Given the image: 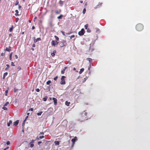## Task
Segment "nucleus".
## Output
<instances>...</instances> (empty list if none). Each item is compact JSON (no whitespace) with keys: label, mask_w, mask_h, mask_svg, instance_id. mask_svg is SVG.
I'll return each instance as SVG.
<instances>
[{"label":"nucleus","mask_w":150,"mask_h":150,"mask_svg":"<svg viewBox=\"0 0 150 150\" xmlns=\"http://www.w3.org/2000/svg\"><path fill=\"white\" fill-rule=\"evenodd\" d=\"M18 3H19V2H18V1H16V2L15 3V5L16 6L17 5H18Z\"/></svg>","instance_id":"obj_39"},{"label":"nucleus","mask_w":150,"mask_h":150,"mask_svg":"<svg viewBox=\"0 0 150 150\" xmlns=\"http://www.w3.org/2000/svg\"><path fill=\"white\" fill-rule=\"evenodd\" d=\"M42 111H41L40 112L38 113H37V115H38V116H40V115H41L42 113Z\"/></svg>","instance_id":"obj_29"},{"label":"nucleus","mask_w":150,"mask_h":150,"mask_svg":"<svg viewBox=\"0 0 150 150\" xmlns=\"http://www.w3.org/2000/svg\"><path fill=\"white\" fill-rule=\"evenodd\" d=\"M87 113L84 111L81 114L80 118V121L81 122H83L87 120Z\"/></svg>","instance_id":"obj_1"},{"label":"nucleus","mask_w":150,"mask_h":150,"mask_svg":"<svg viewBox=\"0 0 150 150\" xmlns=\"http://www.w3.org/2000/svg\"><path fill=\"white\" fill-rule=\"evenodd\" d=\"M34 140L32 139L30 142V147L32 148L33 147L34 145L33 144V143L34 142Z\"/></svg>","instance_id":"obj_11"},{"label":"nucleus","mask_w":150,"mask_h":150,"mask_svg":"<svg viewBox=\"0 0 150 150\" xmlns=\"http://www.w3.org/2000/svg\"><path fill=\"white\" fill-rule=\"evenodd\" d=\"M8 69V67H6V68H5V70H7Z\"/></svg>","instance_id":"obj_58"},{"label":"nucleus","mask_w":150,"mask_h":150,"mask_svg":"<svg viewBox=\"0 0 150 150\" xmlns=\"http://www.w3.org/2000/svg\"><path fill=\"white\" fill-rule=\"evenodd\" d=\"M29 113H27V116H28V115H29Z\"/></svg>","instance_id":"obj_61"},{"label":"nucleus","mask_w":150,"mask_h":150,"mask_svg":"<svg viewBox=\"0 0 150 150\" xmlns=\"http://www.w3.org/2000/svg\"><path fill=\"white\" fill-rule=\"evenodd\" d=\"M51 82L50 80H48L47 82L46 83L47 85H49Z\"/></svg>","instance_id":"obj_28"},{"label":"nucleus","mask_w":150,"mask_h":150,"mask_svg":"<svg viewBox=\"0 0 150 150\" xmlns=\"http://www.w3.org/2000/svg\"><path fill=\"white\" fill-rule=\"evenodd\" d=\"M85 33L84 29L82 28L81 30L78 33L79 35L80 36H82L84 35Z\"/></svg>","instance_id":"obj_7"},{"label":"nucleus","mask_w":150,"mask_h":150,"mask_svg":"<svg viewBox=\"0 0 150 150\" xmlns=\"http://www.w3.org/2000/svg\"><path fill=\"white\" fill-rule=\"evenodd\" d=\"M88 26V24H86L85 25H84V27H85V29H87Z\"/></svg>","instance_id":"obj_31"},{"label":"nucleus","mask_w":150,"mask_h":150,"mask_svg":"<svg viewBox=\"0 0 150 150\" xmlns=\"http://www.w3.org/2000/svg\"><path fill=\"white\" fill-rule=\"evenodd\" d=\"M1 55L2 56H3V53H1Z\"/></svg>","instance_id":"obj_59"},{"label":"nucleus","mask_w":150,"mask_h":150,"mask_svg":"<svg viewBox=\"0 0 150 150\" xmlns=\"http://www.w3.org/2000/svg\"><path fill=\"white\" fill-rule=\"evenodd\" d=\"M29 22L30 23L31 22V21H30V20H29Z\"/></svg>","instance_id":"obj_64"},{"label":"nucleus","mask_w":150,"mask_h":150,"mask_svg":"<svg viewBox=\"0 0 150 150\" xmlns=\"http://www.w3.org/2000/svg\"><path fill=\"white\" fill-rule=\"evenodd\" d=\"M33 47H35V44H33Z\"/></svg>","instance_id":"obj_60"},{"label":"nucleus","mask_w":150,"mask_h":150,"mask_svg":"<svg viewBox=\"0 0 150 150\" xmlns=\"http://www.w3.org/2000/svg\"><path fill=\"white\" fill-rule=\"evenodd\" d=\"M80 2L81 3H83V1H80Z\"/></svg>","instance_id":"obj_56"},{"label":"nucleus","mask_w":150,"mask_h":150,"mask_svg":"<svg viewBox=\"0 0 150 150\" xmlns=\"http://www.w3.org/2000/svg\"><path fill=\"white\" fill-rule=\"evenodd\" d=\"M59 4H60V6H62L64 4V1L60 0L59 1Z\"/></svg>","instance_id":"obj_20"},{"label":"nucleus","mask_w":150,"mask_h":150,"mask_svg":"<svg viewBox=\"0 0 150 150\" xmlns=\"http://www.w3.org/2000/svg\"><path fill=\"white\" fill-rule=\"evenodd\" d=\"M9 103L8 102H6L4 105V106H6L9 104Z\"/></svg>","instance_id":"obj_33"},{"label":"nucleus","mask_w":150,"mask_h":150,"mask_svg":"<svg viewBox=\"0 0 150 150\" xmlns=\"http://www.w3.org/2000/svg\"><path fill=\"white\" fill-rule=\"evenodd\" d=\"M86 11V8H84L83 10V13L84 14H85V13Z\"/></svg>","instance_id":"obj_35"},{"label":"nucleus","mask_w":150,"mask_h":150,"mask_svg":"<svg viewBox=\"0 0 150 150\" xmlns=\"http://www.w3.org/2000/svg\"><path fill=\"white\" fill-rule=\"evenodd\" d=\"M75 37V35H71V36H70V38L71 39L73 38H74Z\"/></svg>","instance_id":"obj_41"},{"label":"nucleus","mask_w":150,"mask_h":150,"mask_svg":"<svg viewBox=\"0 0 150 150\" xmlns=\"http://www.w3.org/2000/svg\"><path fill=\"white\" fill-rule=\"evenodd\" d=\"M58 43L59 42L58 41L53 40L52 41L51 45L52 46L55 47L56 45H57Z\"/></svg>","instance_id":"obj_5"},{"label":"nucleus","mask_w":150,"mask_h":150,"mask_svg":"<svg viewBox=\"0 0 150 150\" xmlns=\"http://www.w3.org/2000/svg\"><path fill=\"white\" fill-rule=\"evenodd\" d=\"M13 26L12 25L11 27L10 28L9 30V31L10 32H11L13 31Z\"/></svg>","instance_id":"obj_22"},{"label":"nucleus","mask_w":150,"mask_h":150,"mask_svg":"<svg viewBox=\"0 0 150 150\" xmlns=\"http://www.w3.org/2000/svg\"><path fill=\"white\" fill-rule=\"evenodd\" d=\"M52 100H53L54 104L55 105H56L57 103V100L55 98H53Z\"/></svg>","instance_id":"obj_10"},{"label":"nucleus","mask_w":150,"mask_h":150,"mask_svg":"<svg viewBox=\"0 0 150 150\" xmlns=\"http://www.w3.org/2000/svg\"><path fill=\"white\" fill-rule=\"evenodd\" d=\"M11 65L12 66H15L13 62H11Z\"/></svg>","instance_id":"obj_38"},{"label":"nucleus","mask_w":150,"mask_h":150,"mask_svg":"<svg viewBox=\"0 0 150 150\" xmlns=\"http://www.w3.org/2000/svg\"><path fill=\"white\" fill-rule=\"evenodd\" d=\"M18 9H20L21 8V6H20V4H18Z\"/></svg>","instance_id":"obj_44"},{"label":"nucleus","mask_w":150,"mask_h":150,"mask_svg":"<svg viewBox=\"0 0 150 150\" xmlns=\"http://www.w3.org/2000/svg\"><path fill=\"white\" fill-rule=\"evenodd\" d=\"M11 47L9 46L8 47H6V51L8 52H10L11 50Z\"/></svg>","instance_id":"obj_15"},{"label":"nucleus","mask_w":150,"mask_h":150,"mask_svg":"<svg viewBox=\"0 0 150 150\" xmlns=\"http://www.w3.org/2000/svg\"><path fill=\"white\" fill-rule=\"evenodd\" d=\"M66 43V41L65 40H63L62 41H61L59 45L60 47H62L65 45L64 44Z\"/></svg>","instance_id":"obj_6"},{"label":"nucleus","mask_w":150,"mask_h":150,"mask_svg":"<svg viewBox=\"0 0 150 150\" xmlns=\"http://www.w3.org/2000/svg\"><path fill=\"white\" fill-rule=\"evenodd\" d=\"M63 16V15L62 14H61L59 16H58L57 17V18L58 19H60Z\"/></svg>","instance_id":"obj_26"},{"label":"nucleus","mask_w":150,"mask_h":150,"mask_svg":"<svg viewBox=\"0 0 150 150\" xmlns=\"http://www.w3.org/2000/svg\"><path fill=\"white\" fill-rule=\"evenodd\" d=\"M54 143L55 145H59V142L58 141H55L54 142Z\"/></svg>","instance_id":"obj_25"},{"label":"nucleus","mask_w":150,"mask_h":150,"mask_svg":"<svg viewBox=\"0 0 150 150\" xmlns=\"http://www.w3.org/2000/svg\"><path fill=\"white\" fill-rule=\"evenodd\" d=\"M61 32L62 33V34L63 35H65L64 32V31H62Z\"/></svg>","instance_id":"obj_46"},{"label":"nucleus","mask_w":150,"mask_h":150,"mask_svg":"<svg viewBox=\"0 0 150 150\" xmlns=\"http://www.w3.org/2000/svg\"><path fill=\"white\" fill-rule=\"evenodd\" d=\"M48 98L47 96H46L43 99V101H45L47 100V99Z\"/></svg>","instance_id":"obj_24"},{"label":"nucleus","mask_w":150,"mask_h":150,"mask_svg":"<svg viewBox=\"0 0 150 150\" xmlns=\"http://www.w3.org/2000/svg\"><path fill=\"white\" fill-rule=\"evenodd\" d=\"M87 60H88L89 61V62L90 63L92 62V59H91L90 58H88L87 59Z\"/></svg>","instance_id":"obj_32"},{"label":"nucleus","mask_w":150,"mask_h":150,"mask_svg":"<svg viewBox=\"0 0 150 150\" xmlns=\"http://www.w3.org/2000/svg\"><path fill=\"white\" fill-rule=\"evenodd\" d=\"M61 11V9H59L58 10L56 11L55 12V13L56 14H59L60 13Z\"/></svg>","instance_id":"obj_16"},{"label":"nucleus","mask_w":150,"mask_h":150,"mask_svg":"<svg viewBox=\"0 0 150 150\" xmlns=\"http://www.w3.org/2000/svg\"><path fill=\"white\" fill-rule=\"evenodd\" d=\"M18 90V89H16L15 88H14V92H16Z\"/></svg>","instance_id":"obj_47"},{"label":"nucleus","mask_w":150,"mask_h":150,"mask_svg":"<svg viewBox=\"0 0 150 150\" xmlns=\"http://www.w3.org/2000/svg\"><path fill=\"white\" fill-rule=\"evenodd\" d=\"M67 68V67H65L64 69H62L61 71V73L62 74H63L64 73L66 69Z\"/></svg>","instance_id":"obj_13"},{"label":"nucleus","mask_w":150,"mask_h":150,"mask_svg":"<svg viewBox=\"0 0 150 150\" xmlns=\"http://www.w3.org/2000/svg\"><path fill=\"white\" fill-rule=\"evenodd\" d=\"M12 57L11 56H9V59L10 60H12Z\"/></svg>","instance_id":"obj_49"},{"label":"nucleus","mask_w":150,"mask_h":150,"mask_svg":"<svg viewBox=\"0 0 150 150\" xmlns=\"http://www.w3.org/2000/svg\"><path fill=\"white\" fill-rule=\"evenodd\" d=\"M12 123V121L11 120H9L8 122L7 123V126H9L10 124Z\"/></svg>","instance_id":"obj_19"},{"label":"nucleus","mask_w":150,"mask_h":150,"mask_svg":"<svg viewBox=\"0 0 150 150\" xmlns=\"http://www.w3.org/2000/svg\"><path fill=\"white\" fill-rule=\"evenodd\" d=\"M8 93V90H6V91H5V96H7V94Z\"/></svg>","instance_id":"obj_37"},{"label":"nucleus","mask_w":150,"mask_h":150,"mask_svg":"<svg viewBox=\"0 0 150 150\" xmlns=\"http://www.w3.org/2000/svg\"><path fill=\"white\" fill-rule=\"evenodd\" d=\"M42 143L41 142H38V144H41Z\"/></svg>","instance_id":"obj_54"},{"label":"nucleus","mask_w":150,"mask_h":150,"mask_svg":"<svg viewBox=\"0 0 150 150\" xmlns=\"http://www.w3.org/2000/svg\"><path fill=\"white\" fill-rule=\"evenodd\" d=\"M84 69L83 68H82L80 69V71L79 72V73L80 74H81L84 71Z\"/></svg>","instance_id":"obj_17"},{"label":"nucleus","mask_w":150,"mask_h":150,"mask_svg":"<svg viewBox=\"0 0 150 150\" xmlns=\"http://www.w3.org/2000/svg\"><path fill=\"white\" fill-rule=\"evenodd\" d=\"M87 32L88 33H90L91 32V30L89 28H88L87 29Z\"/></svg>","instance_id":"obj_36"},{"label":"nucleus","mask_w":150,"mask_h":150,"mask_svg":"<svg viewBox=\"0 0 150 150\" xmlns=\"http://www.w3.org/2000/svg\"><path fill=\"white\" fill-rule=\"evenodd\" d=\"M57 53V51L56 50H54L53 51V52L51 54V55L53 57H54L55 55V54Z\"/></svg>","instance_id":"obj_12"},{"label":"nucleus","mask_w":150,"mask_h":150,"mask_svg":"<svg viewBox=\"0 0 150 150\" xmlns=\"http://www.w3.org/2000/svg\"><path fill=\"white\" fill-rule=\"evenodd\" d=\"M8 148H5L4 149V150H6V149H8Z\"/></svg>","instance_id":"obj_62"},{"label":"nucleus","mask_w":150,"mask_h":150,"mask_svg":"<svg viewBox=\"0 0 150 150\" xmlns=\"http://www.w3.org/2000/svg\"><path fill=\"white\" fill-rule=\"evenodd\" d=\"M28 116H27L25 118V120H24V121L23 122V124H24L25 123V121H26V119L28 118Z\"/></svg>","instance_id":"obj_27"},{"label":"nucleus","mask_w":150,"mask_h":150,"mask_svg":"<svg viewBox=\"0 0 150 150\" xmlns=\"http://www.w3.org/2000/svg\"><path fill=\"white\" fill-rule=\"evenodd\" d=\"M44 134V133L43 132H40L39 134V136H38L36 138V139H42L44 137V136L43 135Z\"/></svg>","instance_id":"obj_4"},{"label":"nucleus","mask_w":150,"mask_h":150,"mask_svg":"<svg viewBox=\"0 0 150 150\" xmlns=\"http://www.w3.org/2000/svg\"><path fill=\"white\" fill-rule=\"evenodd\" d=\"M77 140L76 137H75L74 138L72 139H71V142H72V147H73L74 146V144L76 140Z\"/></svg>","instance_id":"obj_8"},{"label":"nucleus","mask_w":150,"mask_h":150,"mask_svg":"<svg viewBox=\"0 0 150 150\" xmlns=\"http://www.w3.org/2000/svg\"><path fill=\"white\" fill-rule=\"evenodd\" d=\"M7 74H8V73L7 72H5V73H4V74L3 75V78L4 79L5 78L6 76H7Z\"/></svg>","instance_id":"obj_21"},{"label":"nucleus","mask_w":150,"mask_h":150,"mask_svg":"<svg viewBox=\"0 0 150 150\" xmlns=\"http://www.w3.org/2000/svg\"><path fill=\"white\" fill-rule=\"evenodd\" d=\"M6 144H7V145H8L9 144H10V142L9 141H8L7 142V143H6Z\"/></svg>","instance_id":"obj_45"},{"label":"nucleus","mask_w":150,"mask_h":150,"mask_svg":"<svg viewBox=\"0 0 150 150\" xmlns=\"http://www.w3.org/2000/svg\"><path fill=\"white\" fill-rule=\"evenodd\" d=\"M57 78H58V76H56L54 78V80L56 81L57 80Z\"/></svg>","instance_id":"obj_40"},{"label":"nucleus","mask_w":150,"mask_h":150,"mask_svg":"<svg viewBox=\"0 0 150 150\" xmlns=\"http://www.w3.org/2000/svg\"><path fill=\"white\" fill-rule=\"evenodd\" d=\"M54 37L55 38L56 40H57V41H58L59 40V38L56 35L54 36Z\"/></svg>","instance_id":"obj_30"},{"label":"nucleus","mask_w":150,"mask_h":150,"mask_svg":"<svg viewBox=\"0 0 150 150\" xmlns=\"http://www.w3.org/2000/svg\"><path fill=\"white\" fill-rule=\"evenodd\" d=\"M66 76H62L61 78V81L60 83L61 85H64L65 84L66 82L64 79L66 78Z\"/></svg>","instance_id":"obj_3"},{"label":"nucleus","mask_w":150,"mask_h":150,"mask_svg":"<svg viewBox=\"0 0 150 150\" xmlns=\"http://www.w3.org/2000/svg\"><path fill=\"white\" fill-rule=\"evenodd\" d=\"M91 64H90L89 67H88V70H90V68H91Z\"/></svg>","instance_id":"obj_51"},{"label":"nucleus","mask_w":150,"mask_h":150,"mask_svg":"<svg viewBox=\"0 0 150 150\" xmlns=\"http://www.w3.org/2000/svg\"><path fill=\"white\" fill-rule=\"evenodd\" d=\"M86 5H87V3H86L85 5V6H86Z\"/></svg>","instance_id":"obj_63"},{"label":"nucleus","mask_w":150,"mask_h":150,"mask_svg":"<svg viewBox=\"0 0 150 150\" xmlns=\"http://www.w3.org/2000/svg\"><path fill=\"white\" fill-rule=\"evenodd\" d=\"M29 110H30L31 111H33V108H30V109Z\"/></svg>","instance_id":"obj_53"},{"label":"nucleus","mask_w":150,"mask_h":150,"mask_svg":"<svg viewBox=\"0 0 150 150\" xmlns=\"http://www.w3.org/2000/svg\"><path fill=\"white\" fill-rule=\"evenodd\" d=\"M15 56L16 59H17L18 58V56L17 55H15Z\"/></svg>","instance_id":"obj_50"},{"label":"nucleus","mask_w":150,"mask_h":150,"mask_svg":"<svg viewBox=\"0 0 150 150\" xmlns=\"http://www.w3.org/2000/svg\"><path fill=\"white\" fill-rule=\"evenodd\" d=\"M33 39H34V43H36L38 42V41H40L41 40V39L40 38H38L37 39H35V37H33Z\"/></svg>","instance_id":"obj_9"},{"label":"nucleus","mask_w":150,"mask_h":150,"mask_svg":"<svg viewBox=\"0 0 150 150\" xmlns=\"http://www.w3.org/2000/svg\"><path fill=\"white\" fill-rule=\"evenodd\" d=\"M70 104V102H68L67 101H66L65 102V105L67 106H69Z\"/></svg>","instance_id":"obj_18"},{"label":"nucleus","mask_w":150,"mask_h":150,"mask_svg":"<svg viewBox=\"0 0 150 150\" xmlns=\"http://www.w3.org/2000/svg\"><path fill=\"white\" fill-rule=\"evenodd\" d=\"M144 28L143 25L141 23L137 24L136 26V29L138 31H141Z\"/></svg>","instance_id":"obj_2"},{"label":"nucleus","mask_w":150,"mask_h":150,"mask_svg":"<svg viewBox=\"0 0 150 150\" xmlns=\"http://www.w3.org/2000/svg\"><path fill=\"white\" fill-rule=\"evenodd\" d=\"M15 12H16V13L15 14V15L16 16H18V11L17 10H16L15 11Z\"/></svg>","instance_id":"obj_23"},{"label":"nucleus","mask_w":150,"mask_h":150,"mask_svg":"<svg viewBox=\"0 0 150 150\" xmlns=\"http://www.w3.org/2000/svg\"><path fill=\"white\" fill-rule=\"evenodd\" d=\"M13 54V53L12 52H11V53L10 54L9 56H12Z\"/></svg>","instance_id":"obj_48"},{"label":"nucleus","mask_w":150,"mask_h":150,"mask_svg":"<svg viewBox=\"0 0 150 150\" xmlns=\"http://www.w3.org/2000/svg\"><path fill=\"white\" fill-rule=\"evenodd\" d=\"M6 66L8 68L9 67V66L8 64H7L6 65Z\"/></svg>","instance_id":"obj_55"},{"label":"nucleus","mask_w":150,"mask_h":150,"mask_svg":"<svg viewBox=\"0 0 150 150\" xmlns=\"http://www.w3.org/2000/svg\"><path fill=\"white\" fill-rule=\"evenodd\" d=\"M18 69V71L20 70L21 69V68L20 67H18L17 68Z\"/></svg>","instance_id":"obj_43"},{"label":"nucleus","mask_w":150,"mask_h":150,"mask_svg":"<svg viewBox=\"0 0 150 150\" xmlns=\"http://www.w3.org/2000/svg\"><path fill=\"white\" fill-rule=\"evenodd\" d=\"M2 109L4 110H7V108L5 107V106H4L2 108Z\"/></svg>","instance_id":"obj_34"},{"label":"nucleus","mask_w":150,"mask_h":150,"mask_svg":"<svg viewBox=\"0 0 150 150\" xmlns=\"http://www.w3.org/2000/svg\"><path fill=\"white\" fill-rule=\"evenodd\" d=\"M36 91L37 92H39L40 91V90L39 88H37L36 89Z\"/></svg>","instance_id":"obj_42"},{"label":"nucleus","mask_w":150,"mask_h":150,"mask_svg":"<svg viewBox=\"0 0 150 150\" xmlns=\"http://www.w3.org/2000/svg\"><path fill=\"white\" fill-rule=\"evenodd\" d=\"M19 121L18 120H17L15 122L13 123V125L15 126H17L18 124Z\"/></svg>","instance_id":"obj_14"},{"label":"nucleus","mask_w":150,"mask_h":150,"mask_svg":"<svg viewBox=\"0 0 150 150\" xmlns=\"http://www.w3.org/2000/svg\"><path fill=\"white\" fill-rule=\"evenodd\" d=\"M32 28L33 30L35 28V27L34 26H32Z\"/></svg>","instance_id":"obj_52"},{"label":"nucleus","mask_w":150,"mask_h":150,"mask_svg":"<svg viewBox=\"0 0 150 150\" xmlns=\"http://www.w3.org/2000/svg\"><path fill=\"white\" fill-rule=\"evenodd\" d=\"M73 70H76V68H74H74Z\"/></svg>","instance_id":"obj_57"}]
</instances>
